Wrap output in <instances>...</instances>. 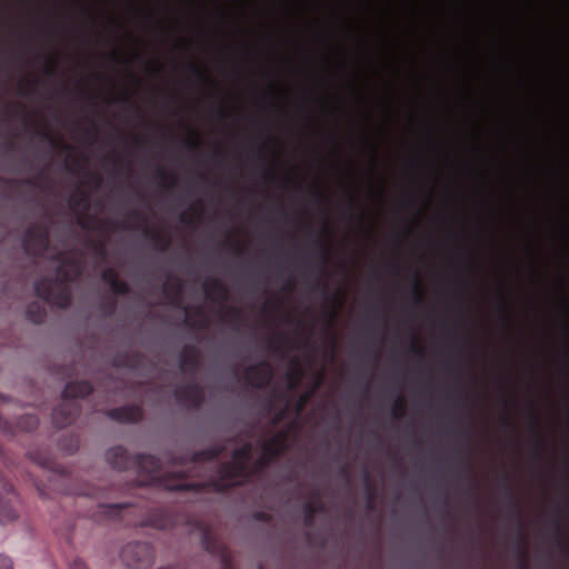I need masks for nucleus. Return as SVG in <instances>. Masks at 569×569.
Masks as SVG:
<instances>
[{"mask_svg": "<svg viewBox=\"0 0 569 569\" xmlns=\"http://www.w3.org/2000/svg\"><path fill=\"white\" fill-rule=\"evenodd\" d=\"M144 506L132 503H98L90 513L96 523H120L127 527H151L169 530L174 535L196 536L202 549L217 562L219 569H234L229 548L220 541L216 521L196 512L194 500L174 503L168 507L144 500Z\"/></svg>", "mask_w": 569, "mask_h": 569, "instance_id": "obj_1", "label": "nucleus"}, {"mask_svg": "<svg viewBox=\"0 0 569 569\" xmlns=\"http://www.w3.org/2000/svg\"><path fill=\"white\" fill-rule=\"evenodd\" d=\"M287 435L278 432L261 446V455L257 461L251 462L252 447L244 445L236 450L230 463L222 466L220 473L227 485H240L249 477L261 471L273 458L284 451Z\"/></svg>", "mask_w": 569, "mask_h": 569, "instance_id": "obj_2", "label": "nucleus"}, {"mask_svg": "<svg viewBox=\"0 0 569 569\" xmlns=\"http://www.w3.org/2000/svg\"><path fill=\"white\" fill-rule=\"evenodd\" d=\"M78 273L79 266L76 262L63 260L58 270L56 281L40 280L37 282V296L60 308L67 307L71 301V295L67 282L73 280Z\"/></svg>", "mask_w": 569, "mask_h": 569, "instance_id": "obj_3", "label": "nucleus"}, {"mask_svg": "<svg viewBox=\"0 0 569 569\" xmlns=\"http://www.w3.org/2000/svg\"><path fill=\"white\" fill-rule=\"evenodd\" d=\"M121 561L129 569H147L154 559V550L149 542L130 541L120 551Z\"/></svg>", "mask_w": 569, "mask_h": 569, "instance_id": "obj_4", "label": "nucleus"}, {"mask_svg": "<svg viewBox=\"0 0 569 569\" xmlns=\"http://www.w3.org/2000/svg\"><path fill=\"white\" fill-rule=\"evenodd\" d=\"M273 376L272 368L267 362L251 366L246 371V379L254 387L262 388L269 385Z\"/></svg>", "mask_w": 569, "mask_h": 569, "instance_id": "obj_5", "label": "nucleus"}, {"mask_svg": "<svg viewBox=\"0 0 569 569\" xmlns=\"http://www.w3.org/2000/svg\"><path fill=\"white\" fill-rule=\"evenodd\" d=\"M21 500H0V525H7L17 520L20 516Z\"/></svg>", "mask_w": 569, "mask_h": 569, "instance_id": "obj_6", "label": "nucleus"}, {"mask_svg": "<svg viewBox=\"0 0 569 569\" xmlns=\"http://www.w3.org/2000/svg\"><path fill=\"white\" fill-rule=\"evenodd\" d=\"M92 392V386L87 381H79V382H70L66 386L63 390V398L67 399H74V398H82Z\"/></svg>", "mask_w": 569, "mask_h": 569, "instance_id": "obj_7", "label": "nucleus"}, {"mask_svg": "<svg viewBox=\"0 0 569 569\" xmlns=\"http://www.w3.org/2000/svg\"><path fill=\"white\" fill-rule=\"evenodd\" d=\"M302 513L301 517L303 519V525L308 529H313L316 527V517L317 512L320 509L317 502H322L323 500H302Z\"/></svg>", "mask_w": 569, "mask_h": 569, "instance_id": "obj_8", "label": "nucleus"}, {"mask_svg": "<svg viewBox=\"0 0 569 569\" xmlns=\"http://www.w3.org/2000/svg\"><path fill=\"white\" fill-rule=\"evenodd\" d=\"M110 416L120 421L136 422L141 419L142 411L139 407H126L112 410Z\"/></svg>", "mask_w": 569, "mask_h": 569, "instance_id": "obj_9", "label": "nucleus"}, {"mask_svg": "<svg viewBox=\"0 0 569 569\" xmlns=\"http://www.w3.org/2000/svg\"><path fill=\"white\" fill-rule=\"evenodd\" d=\"M102 279L116 293H126L129 290L128 284L119 279L117 272L113 269L104 270L102 273Z\"/></svg>", "mask_w": 569, "mask_h": 569, "instance_id": "obj_10", "label": "nucleus"}, {"mask_svg": "<svg viewBox=\"0 0 569 569\" xmlns=\"http://www.w3.org/2000/svg\"><path fill=\"white\" fill-rule=\"evenodd\" d=\"M303 377L302 368L299 363L291 362V366L289 367L286 378L287 383L290 389H296L299 383L301 382Z\"/></svg>", "mask_w": 569, "mask_h": 569, "instance_id": "obj_11", "label": "nucleus"}, {"mask_svg": "<svg viewBox=\"0 0 569 569\" xmlns=\"http://www.w3.org/2000/svg\"><path fill=\"white\" fill-rule=\"evenodd\" d=\"M193 315H197L199 316V320L197 321V325L198 326H204L206 322H207V319H206V316L202 311L201 308H188L186 310V321L190 325H196V322L193 321Z\"/></svg>", "mask_w": 569, "mask_h": 569, "instance_id": "obj_12", "label": "nucleus"}, {"mask_svg": "<svg viewBox=\"0 0 569 569\" xmlns=\"http://www.w3.org/2000/svg\"><path fill=\"white\" fill-rule=\"evenodd\" d=\"M186 143L190 148H198L201 143L200 133L194 129L189 130L186 136Z\"/></svg>", "mask_w": 569, "mask_h": 569, "instance_id": "obj_13", "label": "nucleus"}, {"mask_svg": "<svg viewBox=\"0 0 569 569\" xmlns=\"http://www.w3.org/2000/svg\"><path fill=\"white\" fill-rule=\"evenodd\" d=\"M405 400L402 398L397 399L392 406L393 416L397 418L401 417L405 413Z\"/></svg>", "mask_w": 569, "mask_h": 569, "instance_id": "obj_14", "label": "nucleus"}, {"mask_svg": "<svg viewBox=\"0 0 569 569\" xmlns=\"http://www.w3.org/2000/svg\"><path fill=\"white\" fill-rule=\"evenodd\" d=\"M412 292L417 301H421L423 299V288L418 280L413 283Z\"/></svg>", "mask_w": 569, "mask_h": 569, "instance_id": "obj_15", "label": "nucleus"}, {"mask_svg": "<svg viewBox=\"0 0 569 569\" xmlns=\"http://www.w3.org/2000/svg\"><path fill=\"white\" fill-rule=\"evenodd\" d=\"M0 569H13V562L10 557L0 555Z\"/></svg>", "mask_w": 569, "mask_h": 569, "instance_id": "obj_16", "label": "nucleus"}, {"mask_svg": "<svg viewBox=\"0 0 569 569\" xmlns=\"http://www.w3.org/2000/svg\"><path fill=\"white\" fill-rule=\"evenodd\" d=\"M254 518L257 520L266 522V523H270V521H271V516L267 511H258V512H256L254 513Z\"/></svg>", "mask_w": 569, "mask_h": 569, "instance_id": "obj_17", "label": "nucleus"}, {"mask_svg": "<svg viewBox=\"0 0 569 569\" xmlns=\"http://www.w3.org/2000/svg\"><path fill=\"white\" fill-rule=\"evenodd\" d=\"M70 569H89L87 563L80 559V558H76L71 563H70Z\"/></svg>", "mask_w": 569, "mask_h": 569, "instance_id": "obj_18", "label": "nucleus"}, {"mask_svg": "<svg viewBox=\"0 0 569 569\" xmlns=\"http://www.w3.org/2000/svg\"><path fill=\"white\" fill-rule=\"evenodd\" d=\"M56 66H57V61H56V59H53V58H49V59L46 61V66H44V67H46V71H47L48 73H52V72H53V70L56 69Z\"/></svg>", "mask_w": 569, "mask_h": 569, "instance_id": "obj_19", "label": "nucleus"}, {"mask_svg": "<svg viewBox=\"0 0 569 569\" xmlns=\"http://www.w3.org/2000/svg\"><path fill=\"white\" fill-rule=\"evenodd\" d=\"M269 89L272 90L276 94L283 97L287 94L284 89H278L274 83L269 84Z\"/></svg>", "mask_w": 569, "mask_h": 569, "instance_id": "obj_20", "label": "nucleus"}, {"mask_svg": "<svg viewBox=\"0 0 569 569\" xmlns=\"http://www.w3.org/2000/svg\"><path fill=\"white\" fill-rule=\"evenodd\" d=\"M39 242H40V244H47L48 243V237H47V234L44 232H41L39 234Z\"/></svg>", "mask_w": 569, "mask_h": 569, "instance_id": "obj_21", "label": "nucleus"}, {"mask_svg": "<svg viewBox=\"0 0 569 569\" xmlns=\"http://www.w3.org/2000/svg\"><path fill=\"white\" fill-rule=\"evenodd\" d=\"M194 71L199 79L203 80L206 78L204 71L201 68H194Z\"/></svg>", "mask_w": 569, "mask_h": 569, "instance_id": "obj_22", "label": "nucleus"}, {"mask_svg": "<svg viewBox=\"0 0 569 569\" xmlns=\"http://www.w3.org/2000/svg\"><path fill=\"white\" fill-rule=\"evenodd\" d=\"M74 525H73V521L70 519L68 520L67 522V530L68 532L71 531L73 529Z\"/></svg>", "mask_w": 569, "mask_h": 569, "instance_id": "obj_23", "label": "nucleus"}, {"mask_svg": "<svg viewBox=\"0 0 569 569\" xmlns=\"http://www.w3.org/2000/svg\"><path fill=\"white\" fill-rule=\"evenodd\" d=\"M147 68L150 69V70H158L159 69L158 67H154L153 63H148Z\"/></svg>", "mask_w": 569, "mask_h": 569, "instance_id": "obj_24", "label": "nucleus"}, {"mask_svg": "<svg viewBox=\"0 0 569 569\" xmlns=\"http://www.w3.org/2000/svg\"><path fill=\"white\" fill-rule=\"evenodd\" d=\"M112 56H113L114 58H117V59H120V53H119V52H116V51H114V52L112 53Z\"/></svg>", "mask_w": 569, "mask_h": 569, "instance_id": "obj_25", "label": "nucleus"}, {"mask_svg": "<svg viewBox=\"0 0 569 569\" xmlns=\"http://www.w3.org/2000/svg\"><path fill=\"white\" fill-rule=\"evenodd\" d=\"M336 316H337V312H336V311L331 313V318H332V319H333Z\"/></svg>", "mask_w": 569, "mask_h": 569, "instance_id": "obj_26", "label": "nucleus"}, {"mask_svg": "<svg viewBox=\"0 0 569 569\" xmlns=\"http://www.w3.org/2000/svg\"><path fill=\"white\" fill-rule=\"evenodd\" d=\"M306 400H307V397H303V398L301 399V405H303V402H305Z\"/></svg>", "mask_w": 569, "mask_h": 569, "instance_id": "obj_27", "label": "nucleus"}, {"mask_svg": "<svg viewBox=\"0 0 569 569\" xmlns=\"http://www.w3.org/2000/svg\"><path fill=\"white\" fill-rule=\"evenodd\" d=\"M367 501H368L369 503H371V502H375L376 500L368 499Z\"/></svg>", "mask_w": 569, "mask_h": 569, "instance_id": "obj_28", "label": "nucleus"}, {"mask_svg": "<svg viewBox=\"0 0 569 569\" xmlns=\"http://www.w3.org/2000/svg\"><path fill=\"white\" fill-rule=\"evenodd\" d=\"M567 502H569V500H566Z\"/></svg>", "mask_w": 569, "mask_h": 569, "instance_id": "obj_29", "label": "nucleus"}, {"mask_svg": "<svg viewBox=\"0 0 569 569\" xmlns=\"http://www.w3.org/2000/svg\"><path fill=\"white\" fill-rule=\"evenodd\" d=\"M261 569V568H260Z\"/></svg>", "mask_w": 569, "mask_h": 569, "instance_id": "obj_30", "label": "nucleus"}]
</instances>
